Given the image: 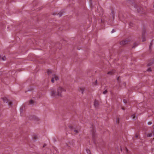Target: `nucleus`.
<instances>
[{"label": "nucleus", "instance_id": "9", "mask_svg": "<svg viewBox=\"0 0 154 154\" xmlns=\"http://www.w3.org/2000/svg\"><path fill=\"white\" fill-rule=\"evenodd\" d=\"M47 73L48 75H49L52 73V72L51 70H48L47 71Z\"/></svg>", "mask_w": 154, "mask_h": 154}, {"label": "nucleus", "instance_id": "7", "mask_svg": "<svg viewBox=\"0 0 154 154\" xmlns=\"http://www.w3.org/2000/svg\"><path fill=\"white\" fill-rule=\"evenodd\" d=\"M127 42L126 41H122L120 42V44L121 45H124L126 44V43Z\"/></svg>", "mask_w": 154, "mask_h": 154}, {"label": "nucleus", "instance_id": "20", "mask_svg": "<svg viewBox=\"0 0 154 154\" xmlns=\"http://www.w3.org/2000/svg\"><path fill=\"white\" fill-rule=\"evenodd\" d=\"M81 91H82V94H83V92H84V90H83V89H82V90H81Z\"/></svg>", "mask_w": 154, "mask_h": 154}, {"label": "nucleus", "instance_id": "12", "mask_svg": "<svg viewBox=\"0 0 154 154\" xmlns=\"http://www.w3.org/2000/svg\"><path fill=\"white\" fill-rule=\"evenodd\" d=\"M152 133H149L148 134V135H147V137H152Z\"/></svg>", "mask_w": 154, "mask_h": 154}, {"label": "nucleus", "instance_id": "11", "mask_svg": "<svg viewBox=\"0 0 154 154\" xmlns=\"http://www.w3.org/2000/svg\"><path fill=\"white\" fill-rule=\"evenodd\" d=\"M63 12L62 13H60L57 14V15L59 16V17H61L63 14Z\"/></svg>", "mask_w": 154, "mask_h": 154}, {"label": "nucleus", "instance_id": "14", "mask_svg": "<svg viewBox=\"0 0 154 154\" xmlns=\"http://www.w3.org/2000/svg\"><path fill=\"white\" fill-rule=\"evenodd\" d=\"M107 93V91L106 90H105L103 92V94H105Z\"/></svg>", "mask_w": 154, "mask_h": 154}, {"label": "nucleus", "instance_id": "13", "mask_svg": "<svg viewBox=\"0 0 154 154\" xmlns=\"http://www.w3.org/2000/svg\"><path fill=\"white\" fill-rule=\"evenodd\" d=\"M29 103L31 104H33L34 103V101L32 100H30L29 101Z\"/></svg>", "mask_w": 154, "mask_h": 154}, {"label": "nucleus", "instance_id": "28", "mask_svg": "<svg viewBox=\"0 0 154 154\" xmlns=\"http://www.w3.org/2000/svg\"><path fill=\"white\" fill-rule=\"evenodd\" d=\"M45 145H44L43 146V147H45Z\"/></svg>", "mask_w": 154, "mask_h": 154}, {"label": "nucleus", "instance_id": "25", "mask_svg": "<svg viewBox=\"0 0 154 154\" xmlns=\"http://www.w3.org/2000/svg\"><path fill=\"white\" fill-rule=\"evenodd\" d=\"M134 45H136V46H137V45L136 44H134Z\"/></svg>", "mask_w": 154, "mask_h": 154}, {"label": "nucleus", "instance_id": "16", "mask_svg": "<svg viewBox=\"0 0 154 154\" xmlns=\"http://www.w3.org/2000/svg\"><path fill=\"white\" fill-rule=\"evenodd\" d=\"M145 40H146L145 38L143 37V39H142L143 42L145 41Z\"/></svg>", "mask_w": 154, "mask_h": 154}, {"label": "nucleus", "instance_id": "23", "mask_svg": "<svg viewBox=\"0 0 154 154\" xmlns=\"http://www.w3.org/2000/svg\"><path fill=\"white\" fill-rule=\"evenodd\" d=\"M89 152H90V151L89 150L88 151V154H89Z\"/></svg>", "mask_w": 154, "mask_h": 154}, {"label": "nucleus", "instance_id": "5", "mask_svg": "<svg viewBox=\"0 0 154 154\" xmlns=\"http://www.w3.org/2000/svg\"><path fill=\"white\" fill-rule=\"evenodd\" d=\"M94 105L95 106V107H97L98 106V102L97 101L95 100L94 103Z\"/></svg>", "mask_w": 154, "mask_h": 154}, {"label": "nucleus", "instance_id": "21", "mask_svg": "<svg viewBox=\"0 0 154 154\" xmlns=\"http://www.w3.org/2000/svg\"><path fill=\"white\" fill-rule=\"evenodd\" d=\"M135 137H136L137 138L138 137V135H136L135 136Z\"/></svg>", "mask_w": 154, "mask_h": 154}, {"label": "nucleus", "instance_id": "10", "mask_svg": "<svg viewBox=\"0 0 154 154\" xmlns=\"http://www.w3.org/2000/svg\"><path fill=\"white\" fill-rule=\"evenodd\" d=\"M114 71H109V72L108 73H107V74L109 75H111L112 74V73H114Z\"/></svg>", "mask_w": 154, "mask_h": 154}, {"label": "nucleus", "instance_id": "15", "mask_svg": "<svg viewBox=\"0 0 154 154\" xmlns=\"http://www.w3.org/2000/svg\"><path fill=\"white\" fill-rule=\"evenodd\" d=\"M147 124L148 125H150L152 124V122H148Z\"/></svg>", "mask_w": 154, "mask_h": 154}, {"label": "nucleus", "instance_id": "3", "mask_svg": "<svg viewBox=\"0 0 154 154\" xmlns=\"http://www.w3.org/2000/svg\"><path fill=\"white\" fill-rule=\"evenodd\" d=\"M51 94L53 97H55L57 96V92L56 93L54 89H51Z\"/></svg>", "mask_w": 154, "mask_h": 154}, {"label": "nucleus", "instance_id": "6", "mask_svg": "<svg viewBox=\"0 0 154 154\" xmlns=\"http://www.w3.org/2000/svg\"><path fill=\"white\" fill-rule=\"evenodd\" d=\"M0 59L2 60L3 61H5L6 60V58L5 56L2 57L0 56Z\"/></svg>", "mask_w": 154, "mask_h": 154}, {"label": "nucleus", "instance_id": "26", "mask_svg": "<svg viewBox=\"0 0 154 154\" xmlns=\"http://www.w3.org/2000/svg\"><path fill=\"white\" fill-rule=\"evenodd\" d=\"M137 10H138V12H140V11H139L137 9Z\"/></svg>", "mask_w": 154, "mask_h": 154}, {"label": "nucleus", "instance_id": "2", "mask_svg": "<svg viewBox=\"0 0 154 154\" xmlns=\"http://www.w3.org/2000/svg\"><path fill=\"white\" fill-rule=\"evenodd\" d=\"M3 100V101L5 103H8V105L9 106H11L12 105V103L11 101L10 100H9L8 99L5 97H4L2 98Z\"/></svg>", "mask_w": 154, "mask_h": 154}, {"label": "nucleus", "instance_id": "19", "mask_svg": "<svg viewBox=\"0 0 154 154\" xmlns=\"http://www.w3.org/2000/svg\"><path fill=\"white\" fill-rule=\"evenodd\" d=\"M115 32V31L114 30V29H113L111 31V32L112 33L114 32Z\"/></svg>", "mask_w": 154, "mask_h": 154}, {"label": "nucleus", "instance_id": "24", "mask_svg": "<svg viewBox=\"0 0 154 154\" xmlns=\"http://www.w3.org/2000/svg\"><path fill=\"white\" fill-rule=\"evenodd\" d=\"M53 15H55V14L54 13H53Z\"/></svg>", "mask_w": 154, "mask_h": 154}, {"label": "nucleus", "instance_id": "1", "mask_svg": "<svg viewBox=\"0 0 154 154\" xmlns=\"http://www.w3.org/2000/svg\"><path fill=\"white\" fill-rule=\"evenodd\" d=\"M63 91L66 92V90L61 87H58L57 91V96L59 97H61L62 96V93Z\"/></svg>", "mask_w": 154, "mask_h": 154}, {"label": "nucleus", "instance_id": "4", "mask_svg": "<svg viewBox=\"0 0 154 154\" xmlns=\"http://www.w3.org/2000/svg\"><path fill=\"white\" fill-rule=\"evenodd\" d=\"M52 75L53 77L51 79V82L52 83H54L55 81H57L59 79L58 77L55 74H52Z\"/></svg>", "mask_w": 154, "mask_h": 154}, {"label": "nucleus", "instance_id": "18", "mask_svg": "<svg viewBox=\"0 0 154 154\" xmlns=\"http://www.w3.org/2000/svg\"><path fill=\"white\" fill-rule=\"evenodd\" d=\"M74 131L75 132V133H78V131L77 130H74Z\"/></svg>", "mask_w": 154, "mask_h": 154}, {"label": "nucleus", "instance_id": "22", "mask_svg": "<svg viewBox=\"0 0 154 154\" xmlns=\"http://www.w3.org/2000/svg\"><path fill=\"white\" fill-rule=\"evenodd\" d=\"M123 84H124V85H126V84H125V83H123Z\"/></svg>", "mask_w": 154, "mask_h": 154}, {"label": "nucleus", "instance_id": "27", "mask_svg": "<svg viewBox=\"0 0 154 154\" xmlns=\"http://www.w3.org/2000/svg\"><path fill=\"white\" fill-rule=\"evenodd\" d=\"M124 103H126V102H125L124 100Z\"/></svg>", "mask_w": 154, "mask_h": 154}, {"label": "nucleus", "instance_id": "17", "mask_svg": "<svg viewBox=\"0 0 154 154\" xmlns=\"http://www.w3.org/2000/svg\"><path fill=\"white\" fill-rule=\"evenodd\" d=\"M147 71H151V69L150 68H149L147 69Z\"/></svg>", "mask_w": 154, "mask_h": 154}, {"label": "nucleus", "instance_id": "8", "mask_svg": "<svg viewBox=\"0 0 154 154\" xmlns=\"http://www.w3.org/2000/svg\"><path fill=\"white\" fill-rule=\"evenodd\" d=\"M131 117L132 119L134 120H135L136 119V117L135 115L134 114L133 115L131 116Z\"/></svg>", "mask_w": 154, "mask_h": 154}]
</instances>
